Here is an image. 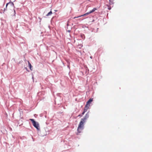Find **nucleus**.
Segmentation results:
<instances>
[{
	"label": "nucleus",
	"mask_w": 152,
	"mask_h": 152,
	"mask_svg": "<svg viewBox=\"0 0 152 152\" xmlns=\"http://www.w3.org/2000/svg\"><path fill=\"white\" fill-rule=\"evenodd\" d=\"M89 117V114L88 112L86 114L84 117L81 119L77 128V132L78 133L81 132L83 129L84 127L83 124L86 122V121Z\"/></svg>",
	"instance_id": "nucleus-1"
},
{
	"label": "nucleus",
	"mask_w": 152,
	"mask_h": 152,
	"mask_svg": "<svg viewBox=\"0 0 152 152\" xmlns=\"http://www.w3.org/2000/svg\"><path fill=\"white\" fill-rule=\"evenodd\" d=\"M29 120L31 121L33 126L36 129L37 131L40 130L39 125V123L36 121L34 119L30 118Z\"/></svg>",
	"instance_id": "nucleus-2"
},
{
	"label": "nucleus",
	"mask_w": 152,
	"mask_h": 152,
	"mask_svg": "<svg viewBox=\"0 0 152 152\" xmlns=\"http://www.w3.org/2000/svg\"><path fill=\"white\" fill-rule=\"evenodd\" d=\"M96 10H97V9L96 8H94L91 11H90L89 12H87V13H85V14H84L83 15H81L79 16L78 17H75L74 18H79V17H81V16H86V15H88L90 14V13L94 12Z\"/></svg>",
	"instance_id": "nucleus-3"
},
{
	"label": "nucleus",
	"mask_w": 152,
	"mask_h": 152,
	"mask_svg": "<svg viewBox=\"0 0 152 152\" xmlns=\"http://www.w3.org/2000/svg\"><path fill=\"white\" fill-rule=\"evenodd\" d=\"M28 67H29V68L32 71L33 69V66L29 61H28Z\"/></svg>",
	"instance_id": "nucleus-4"
},
{
	"label": "nucleus",
	"mask_w": 152,
	"mask_h": 152,
	"mask_svg": "<svg viewBox=\"0 0 152 152\" xmlns=\"http://www.w3.org/2000/svg\"><path fill=\"white\" fill-rule=\"evenodd\" d=\"M90 106H88V104H86L85 105L84 110V112H86L88 110Z\"/></svg>",
	"instance_id": "nucleus-5"
},
{
	"label": "nucleus",
	"mask_w": 152,
	"mask_h": 152,
	"mask_svg": "<svg viewBox=\"0 0 152 152\" xmlns=\"http://www.w3.org/2000/svg\"><path fill=\"white\" fill-rule=\"evenodd\" d=\"M92 101L93 99H90L87 102L86 104H88V106H90V104Z\"/></svg>",
	"instance_id": "nucleus-6"
},
{
	"label": "nucleus",
	"mask_w": 152,
	"mask_h": 152,
	"mask_svg": "<svg viewBox=\"0 0 152 152\" xmlns=\"http://www.w3.org/2000/svg\"><path fill=\"white\" fill-rule=\"evenodd\" d=\"M9 4H10L11 7H13L14 8L15 7L14 6V4L12 2L10 1L9 2Z\"/></svg>",
	"instance_id": "nucleus-7"
},
{
	"label": "nucleus",
	"mask_w": 152,
	"mask_h": 152,
	"mask_svg": "<svg viewBox=\"0 0 152 152\" xmlns=\"http://www.w3.org/2000/svg\"><path fill=\"white\" fill-rule=\"evenodd\" d=\"M22 110L21 109H20L19 110V111L20 112V118H23V117H21V116L22 115L21 114H22V113L23 114V111H22Z\"/></svg>",
	"instance_id": "nucleus-8"
},
{
	"label": "nucleus",
	"mask_w": 152,
	"mask_h": 152,
	"mask_svg": "<svg viewBox=\"0 0 152 152\" xmlns=\"http://www.w3.org/2000/svg\"><path fill=\"white\" fill-rule=\"evenodd\" d=\"M52 14V12L51 10L48 13V14L46 15V16H48L49 15H51Z\"/></svg>",
	"instance_id": "nucleus-9"
},
{
	"label": "nucleus",
	"mask_w": 152,
	"mask_h": 152,
	"mask_svg": "<svg viewBox=\"0 0 152 152\" xmlns=\"http://www.w3.org/2000/svg\"><path fill=\"white\" fill-rule=\"evenodd\" d=\"M7 7H5L4 9L3 12V13H4V12L7 10Z\"/></svg>",
	"instance_id": "nucleus-10"
},
{
	"label": "nucleus",
	"mask_w": 152,
	"mask_h": 152,
	"mask_svg": "<svg viewBox=\"0 0 152 152\" xmlns=\"http://www.w3.org/2000/svg\"><path fill=\"white\" fill-rule=\"evenodd\" d=\"M58 99H57V98H56L55 99V103L56 104H57V100Z\"/></svg>",
	"instance_id": "nucleus-11"
},
{
	"label": "nucleus",
	"mask_w": 152,
	"mask_h": 152,
	"mask_svg": "<svg viewBox=\"0 0 152 152\" xmlns=\"http://www.w3.org/2000/svg\"><path fill=\"white\" fill-rule=\"evenodd\" d=\"M32 79L33 80V82H34V76H33V74H32Z\"/></svg>",
	"instance_id": "nucleus-12"
},
{
	"label": "nucleus",
	"mask_w": 152,
	"mask_h": 152,
	"mask_svg": "<svg viewBox=\"0 0 152 152\" xmlns=\"http://www.w3.org/2000/svg\"><path fill=\"white\" fill-rule=\"evenodd\" d=\"M25 69L26 70V71L28 72H29L30 71L28 69L27 67H25Z\"/></svg>",
	"instance_id": "nucleus-13"
},
{
	"label": "nucleus",
	"mask_w": 152,
	"mask_h": 152,
	"mask_svg": "<svg viewBox=\"0 0 152 152\" xmlns=\"http://www.w3.org/2000/svg\"><path fill=\"white\" fill-rule=\"evenodd\" d=\"M3 10H2V9H1V10H0V13H3Z\"/></svg>",
	"instance_id": "nucleus-14"
},
{
	"label": "nucleus",
	"mask_w": 152,
	"mask_h": 152,
	"mask_svg": "<svg viewBox=\"0 0 152 152\" xmlns=\"http://www.w3.org/2000/svg\"><path fill=\"white\" fill-rule=\"evenodd\" d=\"M14 15L15 16V15L16 14V11L15 10H14Z\"/></svg>",
	"instance_id": "nucleus-15"
},
{
	"label": "nucleus",
	"mask_w": 152,
	"mask_h": 152,
	"mask_svg": "<svg viewBox=\"0 0 152 152\" xmlns=\"http://www.w3.org/2000/svg\"><path fill=\"white\" fill-rule=\"evenodd\" d=\"M9 4V2L7 3L6 4V7H7L8 5Z\"/></svg>",
	"instance_id": "nucleus-16"
},
{
	"label": "nucleus",
	"mask_w": 152,
	"mask_h": 152,
	"mask_svg": "<svg viewBox=\"0 0 152 152\" xmlns=\"http://www.w3.org/2000/svg\"><path fill=\"white\" fill-rule=\"evenodd\" d=\"M85 112H84V111H83V112L82 113V115H83L84 114V113H85Z\"/></svg>",
	"instance_id": "nucleus-17"
},
{
	"label": "nucleus",
	"mask_w": 152,
	"mask_h": 152,
	"mask_svg": "<svg viewBox=\"0 0 152 152\" xmlns=\"http://www.w3.org/2000/svg\"><path fill=\"white\" fill-rule=\"evenodd\" d=\"M61 104V102H59L57 103V104L58 105H60V104Z\"/></svg>",
	"instance_id": "nucleus-18"
},
{
	"label": "nucleus",
	"mask_w": 152,
	"mask_h": 152,
	"mask_svg": "<svg viewBox=\"0 0 152 152\" xmlns=\"http://www.w3.org/2000/svg\"><path fill=\"white\" fill-rule=\"evenodd\" d=\"M109 1L110 2H111L112 3V2H113V1H114V0H109Z\"/></svg>",
	"instance_id": "nucleus-19"
},
{
	"label": "nucleus",
	"mask_w": 152,
	"mask_h": 152,
	"mask_svg": "<svg viewBox=\"0 0 152 152\" xmlns=\"http://www.w3.org/2000/svg\"><path fill=\"white\" fill-rule=\"evenodd\" d=\"M38 18L40 19V21H41V18H40L39 17Z\"/></svg>",
	"instance_id": "nucleus-20"
},
{
	"label": "nucleus",
	"mask_w": 152,
	"mask_h": 152,
	"mask_svg": "<svg viewBox=\"0 0 152 152\" xmlns=\"http://www.w3.org/2000/svg\"><path fill=\"white\" fill-rule=\"evenodd\" d=\"M78 116H82V115H78Z\"/></svg>",
	"instance_id": "nucleus-21"
},
{
	"label": "nucleus",
	"mask_w": 152,
	"mask_h": 152,
	"mask_svg": "<svg viewBox=\"0 0 152 152\" xmlns=\"http://www.w3.org/2000/svg\"><path fill=\"white\" fill-rule=\"evenodd\" d=\"M40 115L41 117H42V114H41Z\"/></svg>",
	"instance_id": "nucleus-22"
},
{
	"label": "nucleus",
	"mask_w": 152,
	"mask_h": 152,
	"mask_svg": "<svg viewBox=\"0 0 152 152\" xmlns=\"http://www.w3.org/2000/svg\"><path fill=\"white\" fill-rule=\"evenodd\" d=\"M57 94V95H59V94Z\"/></svg>",
	"instance_id": "nucleus-23"
},
{
	"label": "nucleus",
	"mask_w": 152,
	"mask_h": 152,
	"mask_svg": "<svg viewBox=\"0 0 152 152\" xmlns=\"http://www.w3.org/2000/svg\"><path fill=\"white\" fill-rule=\"evenodd\" d=\"M32 139L33 140V141H34V139H33V137H32Z\"/></svg>",
	"instance_id": "nucleus-24"
},
{
	"label": "nucleus",
	"mask_w": 152,
	"mask_h": 152,
	"mask_svg": "<svg viewBox=\"0 0 152 152\" xmlns=\"http://www.w3.org/2000/svg\"><path fill=\"white\" fill-rule=\"evenodd\" d=\"M45 118H46V117H47V116H46V115H45Z\"/></svg>",
	"instance_id": "nucleus-25"
},
{
	"label": "nucleus",
	"mask_w": 152,
	"mask_h": 152,
	"mask_svg": "<svg viewBox=\"0 0 152 152\" xmlns=\"http://www.w3.org/2000/svg\"><path fill=\"white\" fill-rule=\"evenodd\" d=\"M5 4V2H4V4H3V5H4Z\"/></svg>",
	"instance_id": "nucleus-26"
},
{
	"label": "nucleus",
	"mask_w": 152,
	"mask_h": 152,
	"mask_svg": "<svg viewBox=\"0 0 152 152\" xmlns=\"http://www.w3.org/2000/svg\"><path fill=\"white\" fill-rule=\"evenodd\" d=\"M55 12H56V11H57V10H55Z\"/></svg>",
	"instance_id": "nucleus-27"
},
{
	"label": "nucleus",
	"mask_w": 152,
	"mask_h": 152,
	"mask_svg": "<svg viewBox=\"0 0 152 152\" xmlns=\"http://www.w3.org/2000/svg\"><path fill=\"white\" fill-rule=\"evenodd\" d=\"M35 115H36V114H34V116H35Z\"/></svg>",
	"instance_id": "nucleus-28"
},
{
	"label": "nucleus",
	"mask_w": 152,
	"mask_h": 152,
	"mask_svg": "<svg viewBox=\"0 0 152 152\" xmlns=\"http://www.w3.org/2000/svg\"><path fill=\"white\" fill-rule=\"evenodd\" d=\"M53 18H52V19H53Z\"/></svg>",
	"instance_id": "nucleus-29"
},
{
	"label": "nucleus",
	"mask_w": 152,
	"mask_h": 152,
	"mask_svg": "<svg viewBox=\"0 0 152 152\" xmlns=\"http://www.w3.org/2000/svg\"><path fill=\"white\" fill-rule=\"evenodd\" d=\"M53 18H52V19H53Z\"/></svg>",
	"instance_id": "nucleus-30"
},
{
	"label": "nucleus",
	"mask_w": 152,
	"mask_h": 152,
	"mask_svg": "<svg viewBox=\"0 0 152 152\" xmlns=\"http://www.w3.org/2000/svg\"><path fill=\"white\" fill-rule=\"evenodd\" d=\"M53 18H52V19H53Z\"/></svg>",
	"instance_id": "nucleus-31"
},
{
	"label": "nucleus",
	"mask_w": 152,
	"mask_h": 152,
	"mask_svg": "<svg viewBox=\"0 0 152 152\" xmlns=\"http://www.w3.org/2000/svg\"><path fill=\"white\" fill-rule=\"evenodd\" d=\"M6 115H7V113H6Z\"/></svg>",
	"instance_id": "nucleus-32"
},
{
	"label": "nucleus",
	"mask_w": 152,
	"mask_h": 152,
	"mask_svg": "<svg viewBox=\"0 0 152 152\" xmlns=\"http://www.w3.org/2000/svg\"><path fill=\"white\" fill-rule=\"evenodd\" d=\"M109 10H110V8H109Z\"/></svg>",
	"instance_id": "nucleus-33"
},
{
	"label": "nucleus",
	"mask_w": 152,
	"mask_h": 152,
	"mask_svg": "<svg viewBox=\"0 0 152 152\" xmlns=\"http://www.w3.org/2000/svg\"><path fill=\"white\" fill-rule=\"evenodd\" d=\"M109 10H110V8H109Z\"/></svg>",
	"instance_id": "nucleus-34"
},
{
	"label": "nucleus",
	"mask_w": 152,
	"mask_h": 152,
	"mask_svg": "<svg viewBox=\"0 0 152 152\" xmlns=\"http://www.w3.org/2000/svg\"><path fill=\"white\" fill-rule=\"evenodd\" d=\"M68 31L69 32H70V31Z\"/></svg>",
	"instance_id": "nucleus-35"
}]
</instances>
